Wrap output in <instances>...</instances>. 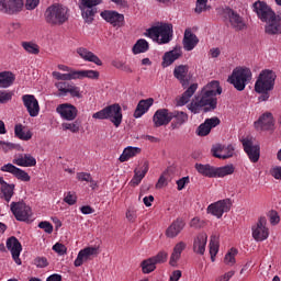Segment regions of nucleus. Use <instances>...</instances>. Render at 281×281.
Returning <instances> with one entry per match:
<instances>
[{
	"label": "nucleus",
	"mask_w": 281,
	"mask_h": 281,
	"mask_svg": "<svg viewBox=\"0 0 281 281\" xmlns=\"http://www.w3.org/2000/svg\"><path fill=\"white\" fill-rule=\"evenodd\" d=\"M13 164L21 168H34L36 166V158L31 154H20L14 157Z\"/></svg>",
	"instance_id": "nucleus-28"
},
{
	"label": "nucleus",
	"mask_w": 281,
	"mask_h": 281,
	"mask_svg": "<svg viewBox=\"0 0 281 281\" xmlns=\"http://www.w3.org/2000/svg\"><path fill=\"white\" fill-rule=\"evenodd\" d=\"M216 104L217 100L212 95V92L202 89L189 104V111L196 114L201 113V109L204 108L205 113H207V111H214V109H216Z\"/></svg>",
	"instance_id": "nucleus-3"
},
{
	"label": "nucleus",
	"mask_w": 281,
	"mask_h": 281,
	"mask_svg": "<svg viewBox=\"0 0 281 281\" xmlns=\"http://www.w3.org/2000/svg\"><path fill=\"white\" fill-rule=\"evenodd\" d=\"M207 223L205 220H201L200 217H193L190 222V227H193V229H203Z\"/></svg>",
	"instance_id": "nucleus-55"
},
{
	"label": "nucleus",
	"mask_w": 281,
	"mask_h": 281,
	"mask_svg": "<svg viewBox=\"0 0 281 281\" xmlns=\"http://www.w3.org/2000/svg\"><path fill=\"white\" fill-rule=\"evenodd\" d=\"M147 172H148V164H145V167L142 171L139 170L134 171V177L132 178L131 183L134 186H139V183H142V179L146 177Z\"/></svg>",
	"instance_id": "nucleus-48"
},
{
	"label": "nucleus",
	"mask_w": 281,
	"mask_h": 281,
	"mask_svg": "<svg viewBox=\"0 0 281 281\" xmlns=\"http://www.w3.org/2000/svg\"><path fill=\"white\" fill-rule=\"evenodd\" d=\"M256 131H271L273 128V114L271 112L263 113L258 121L254 123Z\"/></svg>",
	"instance_id": "nucleus-25"
},
{
	"label": "nucleus",
	"mask_w": 281,
	"mask_h": 281,
	"mask_svg": "<svg viewBox=\"0 0 281 281\" xmlns=\"http://www.w3.org/2000/svg\"><path fill=\"white\" fill-rule=\"evenodd\" d=\"M235 274H236V271L231 270V271L225 272L224 274L217 277L215 279V281H229V280H232V278H234Z\"/></svg>",
	"instance_id": "nucleus-63"
},
{
	"label": "nucleus",
	"mask_w": 281,
	"mask_h": 281,
	"mask_svg": "<svg viewBox=\"0 0 281 281\" xmlns=\"http://www.w3.org/2000/svg\"><path fill=\"white\" fill-rule=\"evenodd\" d=\"M186 247L187 245L184 241H179L178 244H176L169 260V265L171 267H177V262H179V259L181 258V254H183V251L186 250Z\"/></svg>",
	"instance_id": "nucleus-37"
},
{
	"label": "nucleus",
	"mask_w": 281,
	"mask_h": 281,
	"mask_svg": "<svg viewBox=\"0 0 281 281\" xmlns=\"http://www.w3.org/2000/svg\"><path fill=\"white\" fill-rule=\"evenodd\" d=\"M0 170L1 172H9L10 175L14 176L18 181H32V177H30L27 171L14 166L13 164H5L0 168Z\"/></svg>",
	"instance_id": "nucleus-17"
},
{
	"label": "nucleus",
	"mask_w": 281,
	"mask_h": 281,
	"mask_svg": "<svg viewBox=\"0 0 281 281\" xmlns=\"http://www.w3.org/2000/svg\"><path fill=\"white\" fill-rule=\"evenodd\" d=\"M93 120H110L115 128H120L124 115L122 114V105L113 103L106 105L102 110L92 114Z\"/></svg>",
	"instance_id": "nucleus-4"
},
{
	"label": "nucleus",
	"mask_w": 281,
	"mask_h": 281,
	"mask_svg": "<svg viewBox=\"0 0 281 281\" xmlns=\"http://www.w3.org/2000/svg\"><path fill=\"white\" fill-rule=\"evenodd\" d=\"M274 85L276 72L269 69L262 70L255 83V91L257 93H261V95L258 98L259 102H267V100H269V91H273Z\"/></svg>",
	"instance_id": "nucleus-2"
},
{
	"label": "nucleus",
	"mask_w": 281,
	"mask_h": 281,
	"mask_svg": "<svg viewBox=\"0 0 281 281\" xmlns=\"http://www.w3.org/2000/svg\"><path fill=\"white\" fill-rule=\"evenodd\" d=\"M82 78H89V80H99L100 71H98V70H77V80H82Z\"/></svg>",
	"instance_id": "nucleus-43"
},
{
	"label": "nucleus",
	"mask_w": 281,
	"mask_h": 281,
	"mask_svg": "<svg viewBox=\"0 0 281 281\" xmlns=\"http://www.w3.org/2000/svg\"><path fill=\"white\" fill-rule=\"evenodd\" d=\"M10 210L15 218L21 223H26L32 218V207L27 205L24 201L11 202Z\"/></svg>",
	"instance_id": "nucleus-8"
},
{
	"label": "nucleus",
	"mask_w": 281,
	"mask_h": 281,
	"mask_svg": "<svg viewBox=\"0 0 281 281\" xmlns=\"http://www.w3.org/2000/svg\"><path fill=\"white\" fill-rule=\"evenodd\" d=\"M190 183V177H182L179 180L176 181L177 190L181 192V190L186 189V186H189Z\"/></svg>",
	"instance_id": "nucleus-57"
},
{
	"label": "nucleus",
	"mask_w": 281,
	"mask_h": 281,
	"mask_svg": "<svg viewBox=\"0 0 281 281\" xmlns=\"http://www.w3.org/2000/svg\"><path fill=\"white\" fill-rule=\"evenodd\" d=\"M218 240H220L218 235L216 234L211 235L209 247H210V256H211L212 262L216 260V255L218 254V249L221 247Z\"/></svg>",
	"instance_id": "nucleus-40"
},
{
	"label": "nucleus",
	"mask_w": 281,
	"mask_h": 281,
	"mask_svg": "<svg viewBox=\"0 0 281 281\" xmlns=\"http://www.w3.org/2000/svg\"><path fill=\"white\" fill-rule=\"evenodd\" d=\"M77 179L79 181H86L87 183H93V177L89 172H78Z\"/></svg>",
	"instance_id": "nucleus-61"
},
{
	"label": "nucleus",
	"mask_w": 281,
	"mask_h": 281,
	"mask_svg": "<svg viewBox=\"0 0 281 281\" xmlns=\"http://www.w3.org/2000/svg\"><path fill=\"white\" fill-rule=\"evenodd\" d=\"M14 74L10 71H2L0 72V89H8V87H12L14 85Z\"/></svg>",
	"instance_id": "nucleus-41"
},
{
	"label": "nucleus",
	"mask_w": 281,
	"mask_h": 281,
	"mask_svg": "<svg viewBox=\"0 0 281 281\" xmlns=\"http://www.w3.org/2000/svg\"><path fill=\"white\" fill-rule=\"evenodd\" d=\"M183 47L186 52H192L196 45H199V37L196 36H184L183 37Z\"/></svg>",
	"instance_id": "nucleus-47"
},
{
	"label": "nucleus",
	"mask_w": 281,
	"mask_h": 281,
	"mask_svg": "<svg viewBox=\"0 0 281 281\" xmlns=\"http://www.w3.org/2000/svg\"><path fill=\"white\" fill-rule=\"evenodd\" d=\"M22 47L27 52V54H33L34 56H38V54H41V47L36 43L22 42Z\"/></svg>",
	"instance_id": "nucleus-50"
},
{
	"label": "nucleus",
	"mask_w": 281,
	"mask_h": 281,
	"mask_svg": "<svg viewBox=\"0 0 281 281\" xmlns=\"http://www.w3.org/2000/svg\"><path fill=\"white\" fill-rule=\"evenodd\" d=\"M22 102L31 117H38L41 105L38 104V99H36L34 94H23Z\"/></svg>",
	"instance_id": "nucleus-15"
},
{
	"label": "nucleus",
	"mask_w": 281,
	"mask_h": 281,
	"mask_svg": "<svg viewBox=\"0 0 281 281\" xmlns=\"http://www.w3.org/2000/svg\"><path fill=\"white\" fill-rule=\"evenodd\" d=\"M194 168L202 177H206L207 179H216V167L210 164L203 165L196 162Z\"/></svg>",
	"instance_id": "nucleus-33"
},
{
	"label": "nucleus",
	"mask_w": 281,
	"mask_h": 281,
	"mask_svg": "<svg viewBox=\"0 0 281 281\" xmlns=\"http://www.w3.org/2000/svg\"><path fill=\"white\" fill-rule=\"evenodd\" d=\"M52 75H53V78H55V80H61V82H67L69 80H77V70H71L68 74L53 71Z\"/></svg>",
	"instance_id": "nucleus-45"
},
{
	"label": "nucleus",
	"mask_w": 281,
	"mask_h": 281,
	"mask_svg": "<svg viewBox=\"0 0 281 281\" xmlns=\"http://www.w3.org/2000/svg\"><path fill=\"white\" fill-rule=\"evenodd\" d=\"M244 150L252 164H258L260 160V145H254L249 138L241 139Z\"/></svg>",
	"instance_id": "nucleus-18"
},
{
	"label": "nucleus",
	"mask_w": 281,
	"mask_h": 281,
	"mask_svg": "<svg viewBox=\"0 0 281 281\" xmlns=\"http://www.w3.org/2000/svg\"><path fill=\"white\" fill-rule=\"evenodd\" d=\"M196 89H199V83H192L179 98L178 106H186L190 102V98L196 93Z\"/></svg>",
	"instance_id": "nucleus-38"
},
{
	"label": "nucleus",
	"mask_w": 281,
	"mask_h": 281,
	"mask_svg": "<svg viewBox=\"0 0 281 281\" xmlns=\"http://www.w3.org/2000/svg\"><path fill=\"white\" fill-rule=\"evenodd\" d=\"M14 184L5 182L3 177H0V192L2 194V199H4L7 203L12 201V198L14 196Z\"/></svg>",
	"instance_id": "nucleus-32"
},
{
	"label": "nucleus",
	"mask_w": 281,
	"mask_h": 281,
	"mask_svg": "<svg viewBox=\"0 0 281 281\" xmlns=\"http://www.w3.org/2000/svg\"><path fill=\"white\" fill-rule=\"evenodd\" d=\"M45 19L50 25H63L69 21V9L61 4H53L46 9Z\"/></svg>",
	"instance_id": "nucleus-5"
},
{
	"label": "nucleus",
	"mask_w": 281,
	"mask_h": 281,
	"mask_svg": "<svg viewBox=\"0 0 281 281\" xmlns=\"http://www.w3.org/2000/svg\"><path fill=\"white\" fill-rule=\"evenodd\" d=\"M14 97V92L8 90H0V104H8Z\"/></svg>",
	"instance_id": "nucleus-53"
},
{
	"label": "nucleus",
	"mask_w": 281,
	"mask_h": 281,
	"mask_svg": "<svg viewBox=\"0 0 281 281\" xmlns=\"http://www.w3.org/2000/svg\"><path fill=\"white\" fill-rule=\"evenodd\" d=\"M140 269H142L143 273H145V274L153 273V271H155V269H157V263H155V261L150 257L140 262Z\"/></svg>",
	"instance_id": "nucleus-46"
},
{
	"label": "nucleus",
	"mask_w": 281,
	"mask_h": 281,
	"mask_svg": "<svg viewBox=\"0 0 281 281\" xmlns=\"http://www.w3.org/2000/svg\"><path fill=\"white\" fill-rule=\"evenodd\" d=\"M252 238L257 243H262L269 238V227H267V217L261 216L257 223L251 226Z\"/></svg>",
	"instance_id": "nucleus-10"
},
{
	"label": "nucleus",
	"mask_w": 281,
	"mask_h": 281,
	"mask_svg": "<svg viewBox=\"0 0 281 281\" xmlns=\"http://www.w3.org/2000/svg\"><path fill=\"white\" fill-rule=\"evenodd\" d=\"M205 247H207V233L200 232L193 237V254L205 256Z\"/></svg>",
	"instance_id": "nucleus-21"
},
{
	"label": "nucleus",
	"mask_w": 281,
	"mask_h": 281,
	"mask_svg": "<svg viewBox=\"0 0 281 281\" xmlns=\"http://www.w3.org/2000/svg\"><path fill=\"white\" fill-rule=\"evenodd\" d=\"M236 168L234 165H226L223 167H215V179H223L229 175H234Z\"/></svg>",
	"instance_id": "nucleus-42"
},
{
	"label": "nucleus",
	"mask_w": 281,
	"mask_h": 281,
	"mask_svg": "<svg viewBox=\"0 0 281 281\" xmlns=\"http://www.w3.org/2000/svg\"><path fill=\"white\" fill-rule=\"evenodd\" d=\"M153 104H155V99H153V98L140 100L134 111L133 116L136 120H138V117H142L143 115H145V113H148V111L150 110V106H153Z\"/></svg>",
	"instance_id": "nucleus-29"
},
{
	"label": "nucleus",
	"mask_w": 281,
	"mask_h": 281,
	"mask_svg": "<svg viewBox=\"0 0 281 281\" xmlns=\"http://www.w3.org/2000/svg\"><path fill=\"white\" fill-rule=\"evenodd\" d=\"M218 124H221V120L218 117L206 119L204 123L198 127L196 133L200 137H205L206 135H210L212 128H216Z\"/></svg>",
	"instance_id": "nucleus-26"
},
{
	"label": "nucleus",
	"mask_w": 281,
	"mask_h": 281,
	"mask_svg": "<svg viewBox=\"0 0 281 281\" xmlns=\"http://www.w3.org/2000/svg\"><path fill=\"white\" fill-rule=\"evenodd\" d=\"M169 109H159L153 116L154 126L159 128L161 126H168L172 122V116Z\"/></svg>",
	"instance_id": "nucleus-20"
},
{
	"label": "nucleus",
	"mask_w": 281,
	"mask_h": 281,
	"mask_svg": "<svg viewBox=\"0 0 281 281\" xmlns=\"http://www.w3.org/2000/svg\"><path fill=\"white\" fill-rule=\"evenodd\" d=\"M229 210H232V200L224 199L210 204L206 212L212 216H216V218H223V214L229 212Z\"/></svg>",
	"instance_id": "nucleus-11"
},
{
	"label": "nucleus",
	"mask_w": 281,
	"mask_h": 281,
	"mask_svg": "<svg viewBox=\"0 0 281 281\" xmlns=\"http://www.w3.org/2000/svg\"><path fill=\"white\" fill-rule=\"evenodd\" d=\"M14 135L18 137V139H21L22 142H30L32 139V131L27 130L25 132V126L23 124L19 123L14 126Z\"/></svg>",
	"instance_id": "nucleus-39"
},
{
	"label": "nucleus",
	"mask_w": 281,
	"mask_h": 281,
	"mask_svg": "<svg viewBox=\"0 0 281 281\" xmlns=\"http://www.w3.org/2000/svg\"><path fill=\"white\" fill-rule=\"evenodd\" d=\"M55 87L59 97L70 95V98H82L80 87L70 83L69 81H57L55 82Z\"/></svg>",
	"instance_id": "nucleus-9"
},
{
	"label": "nucleus",
	"mask_w": 281,
	"mask_h": 281,
	"mask_svg": "<svg viewBox=\"0 0 281 281\" xmlns=\"http://www.w3.org/2000/svg\"><path fill=\"white\" fill-rule=\"evenodd\" d=\"M148 49V42L144 38L138 40L132 48L133 54H144Z\"/></svg>",
	"instance_id": "nucleus-51"
},
{
	"label": "nucleus",
	"mask_w": 281,
	"mask_h": 281,
	"mask_svg": "<svg viewBox=\"0 0 281 281\" xmlns=\"http://www.w3.org/2000/svg\"><path fill=\"white\" fill-rule=\"evenodd\" d=\"M77 54H79L80 58H82L87 63H94V65H98V67H102V60L100 59V57L93 54V52L85 47H80L77 49Z\"/></svg>",
	"instance_id": "nucleus-34"
},
{
	"label": "nucleus",
	"mask_w": 281,
	"mask_h": 281,
	"mask_svg": "<svg viewBox=\"0 0 281 281\" xmlns=\"http://www.w3.org/2000/svg\"><path fill=\"white\" fill-rule=\"evenodd\" d=\"M223 16L229 21L233 30H236L237 32L247 30V23H245L243 16L231 8H225L223 10Z\"/></svg>",
	"instance_id": "nucleus-12"
},
{
	"label": "nucleus",
	"mask_w": 281,
	"mask_h": 281,
	"mask_svg": "<svg viewBox=\"0 0 281 281\" xmlns=\"http://www.w3.org/2000/svg\"><path fill=\"white\" fill-rule=\"evenodd\" d=\"M102 0H79V10H81V16L86 23H93L95 14H98L97 5H100Z\"/></svg>",
	"instance_id": "nucleus-7"
},
{
	"label": "nucleus",
	"mask_w": 281,
	"mask_h": 281,
	"mask_svg": "<svg viewBox=\"0 0 281 281\" xmlns=\"http://www.w3.org/2000/svg\"><path fill=\"white\" fill-rule=\"evenodd\" d=\"M234 150L233 145H216L212 148L213 157H216V159H229V157H234Z\"/></svg>",
	"instance_id": "nucleus-27"
},
{
	"label": "nucleus",
	"mask_w": 281,
	"mask_h": 281,
	"mask_svg": "<svg viewBox=\"0 0 281 281\" xmlns=\"http://www.w3.org/2000/svg\"><path fill=\"white\" fill-rule=\"evenodd\" d=\"M100 15L106 23L113 25V27H122L124 25V14H120L117 11L104 10Z\"/></svg>",
	"instance_id": "nucleus-22"
},
{
	"label": "nucleus",
	"mask_w": 281,
	"mask_h": 281,
	"mask_svg": "<svg viewBox=\"0 0 281 281\" xmlns=\"http://www.w3.org/2000/svg\"><path fill=\"white\" fill-rule=\"evenodd\" d=\"M34 265L38 269H45V267H48L49 262L47 261V258H45V257H37L34 259Z\"/></svg>",
	"instance_id": "nucleus-60"
},
{
	"label": "nucleus",
	"mask_w": 281,
	"mask_h": 281,
	"mask_svg": "<svg viewBox=\"0 0 281 281\" xmlns=\"http://www.w3.org/2000/svg\"><path fill=\"white\" fill-rule=\"evenodd\" d=\"M183 56V50H181V46L173 47L172 50L166 52L162 56L161 67L166 69V67H170L176 60H179Z\"/></svg>",
	"instance_id": "nucleus-23"
},
{
	"label": "nucleus",
	"mask_w": 281,
	"mask_h": 281,
	"mask_svg": "<svg viewBox=\"0 0 281 281\" xmlns=\"http://www.w3.org/2000/svg\"><path fill=\"white\" fill-rule=\"evenodd\" d=\"M137 155H142V148L127 146L123 149V153L119 157V161H121V164H124L125 161L133 159V157H137Z\"/></svg>",
	"instance_id": "nucleus-36"
},
{
	"label": "nucleus",
	"mask_w": 281,
	"mask_h": 281,
	"mask_svg": "<svg viewBox=\"0 0 281 281\" xmlns=\"http://www.w3.org/2000/svg\"><path fill=\"white\" fill-rule=\"evenodd\" d=\"M91 256H98V247H86L81 249L75 259V267H82L87 260H91Z\"/></svg>",
	"instance_id": "nucleus-24"
},
{
	"label": "nucleus",
	"mask_w": 281,
	"mask_h": 281,
	"mask_svg": "<svg viewBox=\"0 0 281 281\" xmlns=\"http://www.w3.org/2000/svg\"><path fill=\"white\" fill-rule=\"evenodd\" d=\"M23 10V0H0V12L3 14H19Z\"/></svg>",
	"instance_id": "nucleus-19"
},
{
	"label": "nucleus",
	"mask_w": 281,
	"mask_h": 281,
	"mask_svg": "<svg viewBox=\"0 0 281 281\" xmlns=\"http://www.w3.org/2000/svg\"><path fill=\"white\" fill-rule=\"evenodd\" d=\"M184 227H186V221H183L181 218H177L166 229L165 234H166L167 238H177V235L180 232H183Z\"/></svg>",
	"instance_id": "nucleus-30"
},
{
	"label": "nucleus",
	"mask_w": 281,
	"mask_h": 281,
	"mask_svg": "<svg viewBox=\"0 0 281 281\" xmlns=\"http://www.w3.org/2000/svg\"><path fill=\"white\" fill-rule=\"evenodd\" d=\"M188 113L183 111H173L171 112V128L172 131H177V128H181L183 124L188 122Z\"/></svg>",
	"instance_id": "nucleus-31"
},
{
	"label": "nucleus",
	"mask_w": 281,
	"mask_h": 281,
	"mask_svg": "<svg viewBox=\"0 0 281 281\" xmlns=\"http://www.w3.org/2000/svg\"><path fill=\"white\" fill-rule=\"evenodd\" d=\"M236 256H238V249L231 248L224 257V263H226L227 267H234L236 265Z\"/></svg>",
	"instance_id": "nucleus-49"
},
{
	"label": "nucleus",
	"mask_w": 281,
	"mask_h": 281,
	"mask_svg": "<svg viewBox=\"0 0 281 281\" xmlns=\"http://www.w3.org/2000/svg\"><path fill=\"white\" fill-rule=\"evenodd\" d=\"M61 128L63 131H70V133H80V123H78V121L72 123H63Z\"/></svg>",
	"instance_id": "nucleus-52"
},
{
	"label": "nucleus",
	"mask_w": 281,
	"mask_h": 281,
	"mask_svg": "<svg viewBox=\"0 0 281 281\" xmlns=\"http://www.w3.org/2000/svg\"><path fill=\"white\" fill-rule=\"evenodd\" d=\"M172 23L157 22L154 26L146 30L143 36H172Z\"/></svg>",
	"instance_id": "nucleus-13"
},
{
	"label": "nucleus",
	"mask_w": 281,
	"mask_h": 281,
	"mask_svg": "<svg viewBox=\"0 0 281 281\" xmlns=\"http://www.w3.org/2000/svg\"><path fill=\"white\" fill-rule=\"evenodd\" d=\"M64 202L67 205H76L78 203V195H76V192L68 191L64 198Z\"/></svg>",
	"instance_id": "nucleus-56"
},
{
	"label": "nucleus",
	"mask_w": 281,
	"mask_h": 281,
	"mask_svg": "<svg viewBox=\"0 0 281 281\" xmlns=\"http://www.w3.org/2000/svg\"><path fill=\"white\" fill-rule=\"evenodd\" d=\"M56 112L60 115L61 120L74 122L78 117V108L71 103H61L57 105Z\"/></svg>",
	"instance_id": "nucleus-14"
},
{
	"label": "nucleus",
	"mask_w": 281,
	"mask_h": 281,
	"mask_svg": "<svg viewBox=\"0 0 281 281\" xmlns=\"http://www.w3.org/2000/svg\"><path fill=\"white\" fill-rule=\"evenodd\" d=\"M155 265H164L168 260V252L159 251L156 256L151 257Z\"/></svg>",
	"instance_id": "nucleus-54"
},
{
	"label": "nucleus",
	"mask_w": 281,
	"mask_h": 281,
	"mask_svg": "<svg viewBox=\"0 0 281 281\" xmlns=\"http://www.w3.org/2000/svg\"><path fill=\"white\" fill-rule=\"evenodd\" d=\"M40 229H43L46 234H53L54 233V225L47 221H43L38 223Z\"/></svg>",
	"instance_id": "nucleus-58"
},
{
	"label": "nucleus",
	"mask_w": 281,
	"mask_h": 281,
	"mask_svg": "<svg viewBox=\"0 0 281 281\" xmlns=\"http://www.w3.org/2000/svg\"><path fill=\"white\" fill-rule=\"evenodd\" d=\"M7 249L11 251V256L15 265H22L20 257L21 251H23V246L15 236H11L7 239Z\"/></svg>",
	"instance_id": "nucleus-16"
},
{
	"label": "nucleus",
	"mask_w": 281,
	"mask_h": 281,
	"mask_svg": "<svg viewBox=\"0 0 281 281\" xmlns=\"http://www.w3.org/2000/svg\"><path fill=\"white\" fill-rule=\"evenodd\" d=\"M188 71L190 68L187 65L176 66L173 69V76L182 87H188Z\"/></svg>",
	"instance_id": "nucleus-35"
},
{
	"label": "nucleus",
	"mask_w": 281,
	"mask_h": 281,
	"mask_svg": "<svg viewBox=\"0 0 281 281\" xmlns=\"http://www.w3.org/2000/svg\"><path fill=\"white\" fill-rule=\"evenodd\" d=\"M252 10L256 12L258 19L266 23L265 32L270 36H278L281 34V15L276 14V11L265 1L257 0L252 4Z\"/></svg>",
	"instance_id": "nucleus-1"
},
{
	"label": "nucleus",
	"mask_w": 281,
	"mask_h": 281,
	"mask_svg": "<svg viewBox=\"0 0 281 281\" xmlns=\"http://www.w3.org/2000/svg\"><path fill=\"white\" fill-rule=\"evenodd\" d=\"M15 148H16V145L0 140V150H3V153H10V150H14Z\"/></svg>",
	"instance_id": "nucleus-62"
},
{
	"label": "nucleus",
	"mask_w": 281,
	"mask_h": 281,
	"mask_svg": "<svg viewBox=\"0 0 281 281\" xmlns=\"http://www.w3.org/2000/svg\"><path fill=\"white\" fill-rule=\"evenodd\" d=\"M270 175L273 177V179H277V181H281V167L276 166L270 169Z\"/></svg>",
	"instance_id": "nucleus-64"
},
{
	"label": "nucleus",
	"mask_w": 281,
	"mask_h": 281,
	"mask_svg": "<svg viewBox=\"0 0 281 281\" xmlns=\"http://www.w3.org/2000/svg\"><path fill=\"white\" fill-rule=\"evenodd\" d=\"M202 89L204 91H210L213 98H216V95H221V93H223V88H221V83L216 80L211 81Z\"/></svg>",
	"instance_id": "nucleus-44"
},
{
	"label": "nucleus",
	"mask_w": 281,
	"mask_h": 281,
	"mask_svg": "<svg viewBox=\"0 0 281 281\" xmlns=\"http://www.w3.org/2000/svg\"><path fill=\"white\" fill-rule=\"evenodd\" d=\"M53 251L58 254V256H65V255H67V246H65L64 244H60V243H56L53 246Z\"/></svg>",
	"instance_id": "nucleus-59"
},
{
	"label": "nucleus",
	"mask_w": 281,
	"mask_h": 281,
	"mask_svg": "<svg viewBox=\"0 0 281 281\" xmlns=\"http://www.w3.org/2000/svg\"><path fill=\"white\" fill-rule=\"evenodd\" d=\"M251 69L247 67H236L228 77V82L233 85L237 91H245L247 85L251 82Z\"/></svg>",
	"instance_id": "nucleus-6"
}]
</instances>
